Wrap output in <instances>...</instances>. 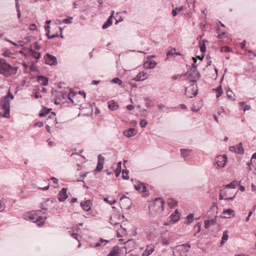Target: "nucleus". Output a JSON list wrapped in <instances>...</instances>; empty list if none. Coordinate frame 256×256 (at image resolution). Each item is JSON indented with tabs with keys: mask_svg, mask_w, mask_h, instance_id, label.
<instances>
[{
	"mask_svg": "<svg viewBox=\"0 0 256 256\" xmlns=\"http://www.w3.org/2000/svg\"><path fill=\"white\" fill-rule=\"evenodd\" d=\"M14 96L9 90L7 96L0 98V115L4 118L10 117V100Z\"/></svg>",
	"mask_w": 256,
	"mask_h": 256,
	"instance_id": "f257e3e1",
	"label": "nucleus"
},
{
	"mask_svg": "<svg viewBox=\"0 0 256 256\" xmlns=\"http://www.w3.org/2000/svg\"><path fill=\"white\" fill-rule=\"evenodd\" d=\"M18 67L12 66L4 58H0V74L9 77L17 73Z\"/></svg>",
	"mask_w": 256,
	"mask_h": 256,
	"instance_id": "f03ea898",
	"label": "nucleus"
},
{
	"mask_svg": "<svg viewBox=\"0 0 256 256\" xmlns=\"http://www.w3.org/2000/svg\"><path fill=\"white\" fill-rule=\"evenodd\" d=\"M43 212L38 210L32 211L26 213V217L34 222H36L38 226H43L44 224L46 217L42 216Z\"/></svg>",
	"mask_w": 256,
	"mask_h": 256,
	"instance_id": "7ed1b4c3",
	"label": "nucleus"
},
{
	"mask_svg": "<svg viewBox=\"0 0 256 256\" xmlns=\"http://www.w3.org/2000/svg\"><path fill=\"white\" fill-rule=\"evenodd\" d=\"M190 246L188 244H184L176 246L173 250L174 256H187V252Z\"/></svg>",
	"mask_w": 256,
	"mask_h": 256,
	"instance_id": "20e7f679",
	"label": "nucleus"
},
{
	"mask_svg": "<svg viewBox=\"0 0 256 256\" xmlns=\"http://www.w3.org/2000/svg\"><path fill=\"white\" fill-rule=\"evenodd\" d=\"M164 202L161 198H156L154 202L152 208L158 214H160L164 210Z\"/></svg>",
	"mask_w": 256,
	"mask_h": 256,
	"instance_id": "39448f33",
	"label": "nucleus"
},
{
	"mask_svg": "<svg viewBox=\"0 0 256 256\" xmlns=\"http://www.w3.org/2000/svg\"><path fill=\"white\" fill-rule=\"evenodd\" d=\"M193 68H191L186 74L188 78L192 82L196 81V79L198 78L199 73L196 70V67L192 64Z\"/></svg>",
	"mask_w": 256,
	"mask_h": 256,
	"instance_id": "423d86ee",
	"label": "nucleus"
},
{
	"mask_svg": "<svg viewBox=\"0 0 256 256\" xmlns=\"http://www.w3.org/2000/svg\"><path fill=\"white\" fill-rule=\"evenodd\" d=\"M132 204V202L130 198L123 196L120 198V205L121 208L128 210L130 209Z\"/></svg>",
	"mask_w": 256,
	"mask_h": 256,
	"instance_id": "0eeeda50",
	"label": "nucleus"
},
{
	"mask_svg": "<svg viewBox=\"0 0 256 256\" xmlns=\"http://www.w3.org/2000/svg\"><path fill=\"white\" fill-rule=\"evenodd\" d=\"M224 186V188L222 190L220 194V199L232 200L233 198H234V195L232 196H230L229 195H227L226 194L227 192L226 189L231 188V186L230 184H228L226 186Z\"/></svg>",
	"mask_w": 256,
	"mask_h": 256,
	"instance_id": "6e6552de",
	"label": "nucleus"
},
{
	"mask_svg": "<svg viewBox=\"0 0 256 256\" xmlns=\"http://www.w3.org/2000/svg\"><path fill=\"white\" fill-rule=\"evenodd\" d=\"M227 158L226 155H220L218 156L216 159V164H217L218 167V168H223L226 162Z\"/></svg>",
	"mask_w": 256,
	"mask_h": 256,
	"instance_id": "1a4fd4ad",
	"label": "nucleus"
},
{
	"mask_svg": "<svg viewBox=\"0 0 256 256\" xmlns=\"http://www.w3.org/2000/svg\"><path fill=\"white\" fill-rule=\"evenodd\" d=\"M45 58V62L47 64L49 65H54L56 64V58L55 56L50 54H46Z\"/></svg>",
	"mask_w": 256,
	"mask_h": 256,
	"instance_id": "9d476101",
	"label": "nucleus"
},
{
	"mask_svg": "<svg viewBox=\"0 0 256 256\" xmlns=\"http://www.w3.org/2000/svg\"><path fill=\"white\" fill-rule=\"evenodd\" d=\"M104 163V158L102 155L99 154L98 156V162L97 166L95 169V172H100L103 168V166Z\"/></svg>",
	"mask_w": 256,
	"mask_h": 256,
	"instance_id": "9b49d317",
	"label": "nucleus"
},
{
	"mask_svg": "<svg viewBox=\"0 0 256 256\" xmlns=\"http://www.w3.org/2000/svg\"><path fill=\"white\" fill-rule=\"evenodd\" d=\"M229 150L232 152H234L239 154H242L244 151L242 143H240L236 146H230Z\"/></svg>",
	"mask_w": 256,
	"mask_h": 256,
	"instance_id": "f8f14e48",
	"label": "nucleus"
},
{
	"mask_svg": "<svg viewBox=\"0 0 256 256\" xmlns=\"http://www.w3.org/2000/svg\"><path fill=\"white\" fill-rule=\"evenodd\" d=\"M169 219V224H174L179 220L180 214L178 210H176L175 212L171 214Z\"/></svg>",
	"mask_w": 256,
	"mask_h": 256,
	"instance_id": "ddd939ff",
	"label": "nucleus"
},
{
	"mask_svg": "<svg viewBox=\"0 0 256 256\" xmlns=\"http://www.w3.org/2000/svg\"><path fill=\"white\" fill-rule=\"evenodd\" d=\"M66 192L67 188H62L58 194V200L60 202H64L67 198L68 196Z\"/></svg>",
	"mask_w": 256,
	"mask_h": 256,
	"instance_id": "4468645a",
	"label": "nucleus"
},
{
	"mask_svg": "<svg viewBox=\"0 0 256 256\" xmlns=\"http://www.w3.org/2000/svg\"><path fill=\"white\" fill-rule=\"evenodd\" d=\"M148 78V74L144 72H140L133 79L136 82L143 81Z\"/></svg>",
	"mask_w": 256,
	"mask_h": 256,
	"instance_id": "2eb2a0df",
	"label": "nucleus"
},
{
	"mask_svg": "<svg viewBox=\"0 0 256 256\" xmlns=\"http://www.w3.org/2000/svg\"><path fill=\"white\" fill-rule=\"evenodd\" d=\"M223 216L225 218H230L234 216V212L232 209L228 208L224 210L222 212Z\"/></svg>",
	"mask_w": 256,
	"mask_h": 256,
	"instance_id": "dca6fc26",
	"label": "nucleus"
},
{
	"mask_svg": "<svg viewBox=\"0 0 256 256\" xmlns=\"http://www.w3.org/2000/svg\"><path fill=\"white\" fill-rule=\"evenodd\" d=\"M137 134L136 130L130 128L124 132L123 134L124 136L130 138L131 136H135Z\"/></svg>",
	"mask_w": 256,
	"mask_h": 256,
	"instance_id": "f3484780",
	"label": "nucleus"
},
{
	"mask_svg": "<svg viewBox=\"0 0 256 256\" xmlns=\"http://www.w3.org/2000/svg\"><path fill=\"white\" fill-rule=\"evenodd\" d=\"M134 186L136 190L142 192H145L146 190V186L142 182H137L136 184H134Z\"/></svg>",
	"mask_w": 256,
	"mask_h": 256,
	"instance_id": "a211bd4d",
	"label": "nucleus"
},
{
	"mask_svg": "<svg viewBox=\"0 0 256 256\" xmlns=\"http://www.w3.org/2000/svg\"><path fill=\"white\" fill-rule=\"evenodd\" d=\"M90 200H87L81 202L80 206L84 210L88 212L90 209Z\"/></svg>",
	"mask_w": 256,
	"mask_h": 256,
	"instance_id": "6ab92c4d",
	"label": "nucleus"
},
{
	"mask_svg": "<svg viewBox=\"0 0 256 256\" xmlns=\"http://www.w3.org/2000/svg\"><path fill=\"white\" fill-rule=\"evenodd\" d=\"M38 82L42 85L47 86L48 84V78L44 76H38Z\"/></svg>",
	"mask_w": 256,
	"mask_h": 256,
	"instance_id": "aec40b11",
	"label": "nucleus"
},
{
	"mask_svg": "<svg viewBox=\"0 0 256 256\" xmlns=\"http://www.w3.org/2000/svg\"><path fill=\"white\" fill-rule=\"evenodd\" d=\"M154 250V246L152 245H150L147 246L145 251L143 253L142 256H148Z\"/></svg>",
	"mask_w": 256,
	"mask_h": 256,
	"instance_id": "412c9836",
	"label": "nucleus"
},
{
	"mask_svg": "<svg viewBox=\"0 0 256 256\" xmlns=\"http://www.w3.org/2000/svg\"><path fill=\"white\" fill-rule=\"evenodd\" d=\"M120 250L118 246H114L108 256H118Z\"/></svg>",
	"mask_w": 256,
	"mask_h": 256,
	"instance_id": "4be33fe9",
	"label": "nucleus"
},
{
	"mask_svg": "<svg viewBox=\"0 0 256 256\" xmlns=\"http://www.w3.org/2000/svg\"><path fill=\"white\" fill-rule=\"evenodd\" d=\"M114 12L112 11V14L110 16V18L108 19V20L102 26V28L104 29H106L110 26L112 24V19L113 18Z\"/></svg>",
	"mask_w": 256,
	"mask_h": 256,
	"instance_id": "5701e85b",
	"label": "nucleus"
},
{
	"mask_svg": "<svg viewBox=\"0 0 256 256\" xmlns=\"http://www.w3.org/2000/svg\"><path fill=\"white\" fill-rule=\"evenodd\" d=\"M194 84H192L189 88H186V90H185V94L186 95H187V96H188L190 98H192L194 96H195L196 95V94H197L196 90L192 94H190V92H189V90L190 89H194Z\"/></svg>",
	"mask_w": 256,
	"mask_h": 256,
	"instance_id": "b1692460",
	"label": "nucleus"
},
{
	"mask_svg": "<svg viewBox=\"0 0 256 256\" xmlns=\"http://www.w3.org/2000/svg\"><path fill=\"white\" fill-rule=\"evenodd\" d=\"M158 232V230L155 228L154 226H152L150 228L149 230H147V232L149 233V234L150 236H155L156 234Z\"/></svg>",
	"mask_w": 256,
	"mask_h": 256,
	"instance_id": "393cba45",
	"label": "nucleus"
},
{
	"mask_svg": "<svg viewBox=\"0 0 256 256\" xmlns=\"http://www.w3.org/2000/svg\"><path fill=\"white\" fill-rule=\"evenodd\" d=\"M208 42V40H200V50L201 51V52L202 53H204L206 51V45H205V42Z\"/></svg>",
	"mask_w": 256,
	"mask_h": 256,
	"instance_id": "a878e982",
	"label": "nucleus"
},
{
	"mask_svg": "<svg viewBox=\"0 0 256 256\" xmlns=\"http://www.w3.org/2000/svg\"><path fill=\"white\" fill-rule=\"evenodd\" d=\"M156 66V63L154 61L146 62L144 64V66L147 68H154Z\"/></svg>",
	"mask_w": 256,
	"mask_h": 256,
	"instance_id": "bb28decb",
	"label": "nucleus"
},
{
	"mask_svg": "<svg viewBox=\"0 0 256 256\" xmlns=\"http://www.w3.org/2000/svg\"><path fill=\"white\" fill-rule=\"evenodd\" d=\"M108 108L112 110H115L118 108V104L114 100H110L108 102Z\"/></svg>",
	"mask_w": 256,
	"mask_h": 256,
	"instance_id": "cd10ccee",
	"label": "nucleus"
},
{
	"mask_svg": "<svg viewBox=\"0 0 256 256\" xmlns=\"http://www.w3.org/2000/svg\"><path fill=\"white\" fill-rule=\"evenodd\" d=\"M30 54L36 59H38L40 56V53L34 50H30Z\"/></svg>",
	"mask_w": 256,
	"mask_h": 256,
	"instance_id": "c85d7f7f",
	"label": "nucleus"
},
{
	"mask_svg": "<svg viewBox=\"0 0 256 256\" xmlns=\"http://www.w3.org/2000/svg\"><path fill=\"white\" fill-rule=\"evenodd\" d=\"M180 152H181V156L184 158H186V157L188 156H189V154H190V153L191 152V150H188V149H181Z\"/></svg>",
	"mask_w": 256,
	"mask_h": 256,
	"instance_id": "c756f323",
	"label": "nucleus"
},
{
	"mask_svg": "<svg viewBox=\"0 0 256 256\" xmlns=\"http://www.w3.org/2000/svg\"><path fill=\"white\" fill-rule=\"evenodd\" d=\"M228 232L227 230H225L223 232L222 238V242L221 244H224L228 239Z\"/></svg>",
	"mask_w": 256,
	"mask_h": 256,
	"instance_id": "7c9ffc66",
	"label": "nucleus"
},
{
	"mask_svg": "<svg viewBox=\"0 0 256 256\" xmlns=\"http://www.w3.org/2000/svg\"><path fill=\"white\" fill-rule=\"evenodd\" d=\"M168 204L170 207H174L177 206L178 202L173 198H169L168 200Z\"/></svg>",
	"mask_w": 256,
	"mask_h": 256,
	"instance_id": "2f4dec72",
	"label": "nucleus"
},
{
	"mask_svg": "<svg viewBox=\"0 0 256 256\" xmlns=\"http://www.w3.org/2000/svg\"><path fill=\"white\" fill-rule=\"evenodd\" d=\"M45 28H46V35L48 36L49 39L53 38L55 37L58 36V33L56 34H54L51 35V36L49 35V32H50V30H48V29L50 28L49 26H45Z\"/></svg>",
	"mask_w": 256,
	"mask_h": 256,
	"instance_id": "473e14b6",
	"label": "nucleus"
},
{
	"mask_svg": "<svg viewBox=\"0 0 256 256\" xmlns=\"http://www.w3.org/2000/svg\"><path fill=\"white\" fill-rule=\"evenodd\" d=\"M214 224V220H208L204 221V228H208L209 227Z\"/></svg>",
	"mask_w": 256,
	"mask_h": 256,
	"instance_id": "72a5a7b5",
	"label": "nucleus"
},
{
	"mask_svg": "<svg viewBox=\"0 0 256 256\" xmlns=\"http://www.w3.org/2000/svg\"><path fill=\"white\" fill-rule=\"evenodd\" d=\"M239 105L240 106H244L243 110L244 112H246V110H250V106L249 105H246V102H239Z\"/></svg>",
	"mask_w": 256,
	"mask_h": 256,
	"instance_id": "f704fd0d",
	"label": "nucleus"
},
{
	"mask_svg": "<svg viewBox=\"0 0 256 256\" xmlns=\"http://www.w3.org/2000/svg\"><path fill=\"white\" fill-rule=\"evenodd\" d=\"M194 214H190L186 218V223L187 224H190L191 222H192V220H193V219H194Z\"/></svg>",
	"mask_w": 256,
	"mask_h": 256,
	"instance_id": "c9c22d12",
	"label": "nucleus"
},
{
	"mask_svg": "<svg viewBox=\"0 0 256 256\" xmlns=\"http://www.w3.org/2000/svg\"><path fill=\"white\" fill-rule=\"evenodd\" d=\"M216 98H219L221 95L222 94V87L221 86H219L216 90Z\"/></svg>",
	"mask_w": 256,
	"mask_h": 256,
	"instance_id": "e433bc0d",
	"label": "nucleus"
},
{
	"mask_svg": "<svg viewBox=\"0 0 256 256\" xmlns=\"http://www.w3.org/2000/svg\"><path fill=\"white\" fill-rule=\"evenodd\" d=\"M122 178L124 180L128 179V172L126 170H123L122 172Z\"/></svg>",
	"mask_w": 256,
	"mask_h": 256,
	"instance_id": "4c0bfd02",
	"label": "nucleus"
},
{
	"mask_svg": "<svg viewBox=\"0 0 256 256\" xmlns=\"http://www.w3.org/2000/svg\"><path fill=\"white\" fill-rule=\"evenodd\" d=\"M112 82L117 84L118 85H122V82L121 80H120L118 78H115L112 80Z\"/></svg>",
	"mask_w": 256,
	"mask_h": 256,
	"instance_id": "58836bf2",
	"label": "nucleus"
},
{
	"mask_svg": "<svg viewBox=\"0 0 256 256\" xmlns=\"http://www.w3.org/2000/svg\"><path fill=\"white\" fill-rule=\"evenodd\" d=\"M108 198H104V200L107 202L110 205H112L116 202V200L114 199H112L111 200H108Z\"/></svg>",
	"mask_w": 256,
	"mask_h": 256,
	"instance_id": "ea45409f",
	"label": "nucleus"
},
{
	"mask_svg": "<svg viewBox=\"0 0 256 256\" xmlns=\"http://www.w3.org/2000/svg\"><path fill=\"white\" fill-rule=\"evenodd\" d=\"M104 242L107 243L108 242V240H105L101 239L99 242H96L95 244V245L94 246V247H96V248L98 247L101 244H102Z\"/></svg>",
	"mask_w": 256,
	"mask_h": 256,
	"instance_id": "a19ab883",
	"label": "nucleus"
},
{
	"mask_svg": "<svg viewBox=\"0 0 256 256\" xmlns=\"http://www.w3.org/2000/svg\"><path fill=\"white\" fill-rule=\"evenodd\" d=\"M71 158H76V159H78V160H80V159H84V158L82 157L81 155L80 154H72V155H71Z\"/></svg>",
	"mask_w": 256,
	"mask_h": 256,
	"instance_id": "79ce46f5",
	"label": "nucleus"
},
{
	"mask_svg": "<svg viewBox=\"0 0 256 256\" xmlns=\"http://www.w3.org/2000/svg\"><path fill=\"white\" fill-rule=\"evenodd\" d=\"M232 50L230 48H229L228 47L226 46H222L221 48V52H232Z\"/></svg>",
	"mask_w": 256,
	"mask_h": 256,
	"instance_id": "37998d69",
	"label": "nucleus"
},
{
	"mask_svg": "<svg viewBox=\"0 0 256 256\" xmlns=\"http://www.w3.org/2000/svg\"><path fill=\"white\" fill-rule=\"evenodd\" d=\"M148 124L147 120H142L140 122V124L142 128H144Z\"/></svg>",
	"mask_w": 256,
	"mask_h": 256,
	"instance_id": "c03bdc74",
	"label": "nucleus"
},
{
	"mask_svg": "<svg viewBox=\"0 0 256 256\" xmlns=\"http://www.w3.org/2000/svg\"><path fill=\"white\" fill-rule=\"evenodd\" d=\"M16 8H17L18 16V18H20V8H19V6H18V0H16Z\"/></svg>",
	"mask_w": 256,
	"mask_h": 256,
	"instance_id": "a18cd8bd",
	"label": "nucleus"
},
{
	"mask_svg": "<svg viewBox=\"0 0 256 256\" xmlns=\"http://www.w3.org/2000/svg\"><path fill=\"white\" fill-rule=\"evenodd\" d=\"M72 18H65L63 20L62 22L64 24H70L72 22Z\"/></svg>",
	"mask_w": 256,
	"mask_h": 256,
	"instance_id": "49530a36",
	"label": "nucleus"
},
{
	"mask_svg": "<svg viewBox=\"0 0 256 256\" xmlns=\"http://www.w3.org/2000/svg\"><path fill=\"white\" fill-rule=\"evenodd\" d=\"M114 172L116 174V177L118 176L121 172V168L117 167L116 169L115 170Z\"/></svg>",
	"mask_w": 256,
	"mask_h": 256,
	"instance_id": "de8ad7c7",
	"label": "nucleus"
},
{
	"mask_svg": "<svg viewBox=\"0 0 256 256\" xmlns=\"http://www.w3.org/2000/svg\"><path fill=\"white\" fill-rule=\"evenodd\" d=\"M49 112V110H44L40 114V117H44Z\"/></svg>",
	"mask_w": 256,
	"mask_h": 256,
	"instance_id": "09e8293b",
	"label": "nucleus"
},
{
	"mask_svg": "<svg viewBox=\"0 0 256 256\" xmlns=\"http://www.w3.org/2000/svg\"><path fill=\"white\" fill-rule=\"evenodd\" d=\"M70 234L72 238L78 240L79 235L78 234L72 232Z\"/></svg>",
	"mask_w": 256,
	"mask_h": 256,
	"instance_id": "8fccbe9b",
	"label": "nucleus"
},
{
	"mask_svg": "<svg viewBox=\"0 0 256 256\" xmlns=\"http://www.w3.org/2000/svg\"><path fill=\"white\" fill-rule=\"evenodd\" d=\"M175 51H176V49L175 48H174V49L172 50H171L169 51L167 53V56H170L173 55L174 54V52Z\"/></svg>",
	"mask_w": 256,
	"mask_h": 256,
	"instance_id": "3c124183",
	"label": "nucleus"
},
{
	"mask_svg": "<svg viewBox=\"0 0 256 256\" xmlns=\"http://www.w3.org/2000/svg\"><path fill=\"white\" fill-rule=\"evenodd\" d=\"M230 184L231 186V188H234L238 185V182H232Z\"/></svg>",
	"mask_w": 256,
	"mask_h": 256,
	"instance_id": "603ef678",
	"label": "nucleus"
},
{
	"mask_svg": "<svg viewBox=\"0 0 256 256\" xmlns=\"http://www.w3.org/2000/svg\"><path fill=\"white\" fill-rule=\"evenodd\" d=\"M52 181L53 182L54 184L56 185L58 184V180L54 177H52L51 178Z\"/></svg>",
	"mask_w": 256,
	"mask_h": 256,
	"instance_id": "864d4df0",
	"label": "nucleus"
},
{
	"mask_svg": "<svg viewBox=\"0 0 256 256\" xmlns=\"http://www.w3.org/2000/svg\"><path fill=\"white\" fill-rule=\"evenodd\" d=\"M35 126L38 128H41L44 126V123L42 122H38L35 124Z\"/></svg>",
	"mask_w": 256,
	"mask_h": 256,
	"instance_id": "5fc2aeb1",
	"label": "nucleus"
},
{
	"mask_svg": "<svg viewBox=\"0 0 256 256\" xmlns=\"http://www.w3.org/2000/svg\"><path fill=\"white\" fill-rule=\"evenodd\" d=\"M36 25L34 24H32L30 26V30H36Z\"/></svg>",
	"mask_w": 256,
	"mask_h": 256,
	"instance_id": "6e6d98bb",
	"label": "nucleus"
},
{
	"mask_svg": "<svg viewBox=\"0 0 256 256\" xmlns=\"http://www.w3.org/2000/svg\"><path fill=\"white\" fill-rule=\"evenodd\" d=\"M252 212H249L248 214L246 219V222H248L250 220V217L252 215Z\"/></svg>",
	"mask_w": 256,
	"mask_h": 256,
	"instance_id": "4d7b16f0",
	"label": "nucleus"
},
{
	"mask_svg": "<svg viewBox=\"0 0 256 256\" xmlns=\"http://www.w3.org/2000/svg\"><path fill=\"white\" fill-rule=\"evenodd\" d=\"M251 187L252 191L256 193V186L254 185L253 184H252Z\"/></svg>",
	"mask_w": 256,
	"mask_h": 256,
	"instance_id": "13d9d810",
	"label": "nucleus"
},
{
	"mask_svg": "<svg viewBox=\"0 0 256 256\" xmlns=\"http://www.w3.org/2000/svg\"><path fill=\"white\" fill-rule=\"evenodd\" d=\"M34 48L38 50L40 49V46L38 44V42H36L34 44Z\"/></svg>",
	"mask_w": 256,
	"mask_h": 256,
	"instance_id": "bf43d9fd",
	"label": "nucleus"
},
{
	"mask_svg": "<svg viewBox=\"0 0 256 256\" xmlns=\"http://www.w3.org/2000/svg\"><path fill=\"white\" fill-rule=\"evenodd\" d=\"M158 107L159 110H162L163 108H164V106L162 104H160L158 106Z\"/></svg>",
	"mask_w": 256,
	"mask_h": 256,
	"instance_id": "052dcab7",
	"label": "nucleus"
},
{
	"mask_svg": "<svg viewBox=\"0 0 256 256\" xmlns=\"http://www.w3.org/2000/svg\"><path fill=\"white\" fill-rule=\"evenodd\" d=\"M126 108L130 110H132L134 108V106L132 104L128 105Z\"/></svg>",
	"mask_w": 256,
	"mask_h": 256,
	"instance_id": "680f3d73",
	"label": "nucleus"
},
{
	"mask_svg": "<svg viewBox=\"0 0 256 256\" xmlns=\"http://www.w3.org/2000/svg\"><path fill=\"white\" fill-rule=\"evenodd\" d=\"M10 54H11L10 52H6L3 54V56L5 57L10 56Z\"/></svg>",
	"mask_w": 256,
	"mask_h": 256,
	"instance_id": "e2e57ef3",
	"label": "nucleus"
},
{
	"mask_svg": "<svg viewBox=\"0 0 256 256\" xmlns=\"http://www.w3.org/2000/svg\"><path fill=\"white\" fill-rule=\"evenodd\" d=\"M49 188V184H48L46 186H45L44 187L40 188V189L42 190H47Z\"/></svg>",
	"mask_w": 256,
	"mask_h": 256,
	"instance_id": "0e129e2a",
	"label": "nucleus"
},
{
	"mask_svg": "<svg viewBox=\"0 0 256 256\" xmlns=\"http://www.w3.org/2000/svg\"><path fill=\"white\" fill-rule=\"evenodd\" d=\"M172 14L174 16H176L177 14L176 11L175 9H173L172 10Z\"/></svg>",
	"mask_w": 256,
	"mask_h": 256,
	"instance_id": "69168bd1",
	"label": "nucleus"
},
{
	"mask_svg": "<svg viewBox=\"0 0 256 256\" xmlns=\"http://www.w3.org/2000/svg\"><path fill=\"white\" fill-rule=\"evenodd\" d=\"M4 210V206L2 203L0 202V212L3 211Z\"/></svg>",
	"mask_w": 256,
	"mask_h": 256,
	"instance_id": "338daca9",
	"label": "nucleus"
},
{
	"mask_svg": "<svg viewBox=\"0 0 256 256\" xmlns=\"http://www.w3.org/2000/svg\"><path fill=\"white\" fill-rule=\"evenodd\" d=\"M246 46V42L244 41L241 44L240 46L242 49H244Z\"/></svg>",
	"mask_w": 256,
	"mask_h": 256,
	"instance_id": "774afa93",
	"label": "nucleus"
}]
</instances>
